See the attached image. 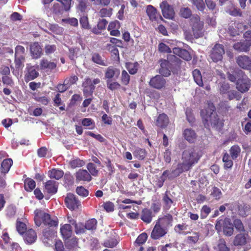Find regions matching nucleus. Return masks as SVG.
<instances>
[{
  "label": "nucleus",
  "mask_w": 251,
  "mask_h": 251,
  "mask_svg": "<svg viewBox=\"0 0 251 251\" xmlns=\"http://www.w3.org/2000/svg\"><path fill=\"white\" fill-rule=\"evenodd\" d=\"M250 46L247 42H237L234 44L233 48L238 52H248Z\"/></svg>",
  "instance_id": "nucleus-30"
},
{
  "label": "nucleus",
  "mask_w": 251,
  "mask_h": 251,
  "mask_svg": "<svg viewBox=\"0 0 251 251\" xmlns=\"http://www.w3.org/2000/svg\"><path fill=\"white\" fill-rule=\"evenodd\" d=\"M184 139L190 143H194L197 139V135L195 130L191 128H186L183 132Z\"/></svg>",
  "instance_id": "nucleus-24"
},
{
  "label": "nucleus",
  "mask_w": 251,
  "mask_h": 251,
  "mask_svg": "<svg viewBox=\"0 0 251 251\" xmlns=\"http://www.w3.org/2000/svg\"><path fill=\"white\" fill-rule=\"evenodd\" d=\"M107 23L108 22L105 19L100 20L97 24V27H94L92 29V32L97 34L100 33L101 30L105 29Z\"/></svg>",
  "instance_id": "nucleus-36"
},
{
  "label": "nucleus",
  "mask_w": 251,
  "mask_h": 251,
  "mask_svg": "<svg viewBox=\"0 0 251 251\" xmlns=\"http://www.w3.org/2000/svg\"><path fill=\"white\" fill-rule=\"evenodd\" d=\"M39 75V73L34 66L27 64L25 71L24 79L26 82L35 79Z\"/></svg>",
  "instance_id": "nucleus-9"
},
{
  "label": "nucleus",
  "mask_w": 251,
  "mask_h": 251,
  "mask_svg": "<svg viewBox=\"0 0 251 251\" xmlns=\"http://www.w3.org/2000/svg\"><path fill=\"white\" fill-rule=\"evenodd\" d=\"M64 172L62 170L52 169L48 172V176L50 178L59 180L63 177Z\"/></svg>",
  "instance_id": "nucleus-31"
},
{
  "label": "nucleus",
  "mask_w": 251,
  "mask_h": 251,
  "mask_svg": "<svg viewBox=\"0 0 251 251\" xmlns=\"http://www.w3.org/2000/svg\"><path fill=\"white\" fill-rule=\"evenodd\" d=\"M158 50L160 52L171 53L172 50L168 46L164 43H160L158 45Z\"/></svg>",
  "instance_id": "nucleus-61"
},
{
  "label": "nucleus",
  "mask_w": 251,
  "mask_h": 251,
  "mask_svg": "<svg viewBox=\"0 0 251 251\" xmlns=\"http://www.w3.org/2000/svg\"><path fill=\"white\" fill-rule=\"evenodd\" d=\"M82 86L83 88V95L85 97H88L93 95L95 86L90 78H86L84 81L82 83Z\"/></svg>",
  "instance_id": "nucleus-14"
},
{
  "label": "nucleus",
  "mask_w": 251,
  "mask_h": 251,
  "mask_svg": "<svg viewBox=\"0 0 251 251\" xmlns=\"http://www.w3.org/2000/svg\"><path fill=\"white\" fill-rule=\"evenodd\" d=\"M169 123V119L168 116L164 113L159 114L155 121L156 126L161 128H166Z\"/></svg>",
  "instance_id": "nucleus-22"
},
{
  "label": "nucleus",
  "mask_w": 251,
  "mask_h": 251,
  "mask_svg": "<svg viewBox=\"0 0 251 251\" xmlns=\"http://www.w3.org/2000/svg\"><path fill=\"white\" fill-rule=\"evenodd\" d=\"M148 238V235L145 233H143L139 235L137 238L136 239L135 242H134V244L135 246H140L141 244L144 243Z\"/></svg>",
  "instance_id": "nucleus-52"
},
{
  "label": "nucleus",
  "mask_w": 251,
  "mask_h": 251,
  "mask_svg": "<svg viewBox=\"0 0 251 251\" xmlns=\"http://www.w3.org/2000/svg\"><path fill=\"white\" fill-rule=\"evenodd\" d=\"M117 73V76L120 74V71L116 69L113 66L108 67L105 73V77L107 78V80H111V79L114 77L115 74Z\"/></svg>",
  "instance_id": "nucleus-38"
},
{
  "label": "nucleus",
  "mask_w": 251,
  "mask_h": 251,
  "mask_svg": "<svg viewBox=\"0 0 251 251\" xmlns=\"http://www.w3.org/2000/svg\"><path fill=\"white\" fill-rule=\"evenodd\" d=\"M237 26V24L235 22L232 21L229 24L227 32L231 36L235 37L239 35L240 31Z\"/></svg>",
  "instance_id": "nucleus-32"
},
{
  "label": "nucleus",
  "mask_w": 251,
  "mask_h": 251,
  "mask_svg": "<svg viewBox=\"0 0 251 251\" xmlns=\"http://www.w3.org/2000/svg\"><path fill=\"white\" fill-rule=\"evenodd\" d=\"M76 193L82 197H86L89 195V191L82 186H78L76 189Z\"/></svg>",
  "instance_id": "nucleus-58"
},
{
  "label": "nucleus",
  "mask_w": 251,
  "mask_h": 251,
  "mask_svg": "<svg viewBox=\"0 0 251 251\" xmlns=\"http://www.w3.org/2000/svg\"><path fill=\"white\" fill-rule=\"evenodd\" d=\"M35 181L31 178H27L24 181L25 189L27 192H31L35 187Z\"/></svg>",
  "instance_id": "nucleus-40"
},
{
  "label": "nucleus",
  "mask_w": 251,
  "mask_h": 251,
  "mask_svg": "<svg viewBox=\"0 0 251 251\" xmlns=\"http://www.w3.org/2000/svg\"><path fill=\"white\" fill-rule=\"evenodd\" d=\"M58 182L53 180H49L44 183V192L50 195H54L58 190Z\"/></svg>",
  "instance_id": "nucleus-15"
},
{
  "label": "nucleus",
  "mask_w": 251,
  "mask_h": 251,
  "mask_svg": "<svg viewBox=\"0 0 251 251\" xmlns=\"http://www.w3.org/2000/svg\"><path fill=\"white\" fill-rule=\"evenodd\" d=\"M134 155L139 160H143L147 155V151L144 149L138 148L134 152Z\"/></svg>",
  "instance_id": "nucleus-44"
},
{
  "label": "nucleus",
  "mask_w": 251,
  "mask_h": 251,
  "mask_svg": "<svg viewBox=\"0 0 251 251\" xmlns=\"http://www.w3.org/2000/svg\"><path fill=\"white\" fill-rule=\"evenodd\" d=\"M37 226H41L43 230H48L51 227H54L58 225L57 221H34Z\"/></svg>",
  "instance_id": "nucleus-19"
},
{
  "label": "nucleus",
  "mask_w": 251,
  "mask_h": 251,
  "mask_svg": "<svg viewBox=\"0 0 251 251\" xmlns=\"http://www.w3.org/2000/svg\"><path fill=\"white\" fill-rule=\"evenodd\" d=\"M227 94L228 99L230 100L234 99L237 100H239L241 98V96L240 93L235 90H230Z\"/></svg>",
  "instance_id": "nucleus-50"
},
{
  "label": "nucleus",
  "mask_w": 251,
  "mask_h": 251,
  "mask_svg": "<svg viewBox=\"0 0 251 251\" xmlns=\"http://www.w3.org/2000/svg\"><path fill=\"white\" fill-rule=\"evenodd\" d=\"M190 24L195 38H199L203 35V23L201 22L199 15H193L190 19Z\"/></svg>",
  "instance_id": "nucleus-3"
},
{
  "label": "nucleus",
  "mask_w": 251,
  "mask_h": 251,
  "mask_svg": "<svg viewBox=\"0 0 251 251\" xmlns=\"http://www.w3.org/2000/svg\"><path fill=\"white\" fill-rule=\"evenodd\" d=\"M166 80L161 75L153 76L149 81L150 86L154 89L161 90L165 87Z\"/></svg>",
  "instance_id": "nucleus-11"
},
{
  "label": "nucleus",
  "mask_w": 251,
  "mask_h": 251,
  "mask_svg": "<svg viewBox=\"0 0 251 251\" xmlns=\"http://www.w3.org/2000/svg\"><path fill=\"white\" fill-rule=\"evenodd\" d=\"M60 232L64 239L71 237L72 234L71 226L70 224H65L61 227Z\"/></svg>",
  "instance_id": "nucleus-35"
},
{
  "label": "nucleus",
  "mask_w": 251,
  "mask_h": 251,
  "mask_svg": "<svg viewBox=\"0 0 251 251\" xmlns=\"http://www.w3.org/2000/svg\"><path fill=\"white\" fill-rule=\"evenodd\" d=\"M193 76L195 82L200 87L203 86V83L202 78V75L200 70L195 69L193 72Z\"/></svg>",
  "instance_id": "nucleus-39"
},
{
  "label": "nucleus",
  "mask_w": 251,
  "mask_h": 251,
  "mask_svg": "<svg viewBox=\"0 0 251 251\" xmlns=\"http://www.w3.org/2000/svg\"><path fill=\"white\" fill-rule=\"evenodd\" d=\"M34 220H50V215L47 209H36L34 210Z\"/></svg>",
  "instance_id": "nucleus-25"
},
{
  "label": "nucleus",
  "mask_w": 251,
  "mask_h": 251,
  "mask_svg": "<svg viewBox=\"0 0 251 251\" xmlns=\"http://www.w3.org/2000/svg\"><path fill=\"white\" fill-rule=\"evenodd\" d=\"M111 8H103L100 10V15L101 17H110L112 15Z\"/></svg>",
  "instance_id": "nucleus-62"
},
{
  "label": "nucleus",
  "mask_w": 251,
  "mask_h": 251,
  "mask_svg": "<svg viewBox=\"0 0 251 251\" xmlns=\"http://www.w3.org/2000/svg\"><path fill=\"white\" fill-rule=\"evenodd\" d=\"M237 74L241 76L237 80L236 88L241 93L247 92L251 86L250 79L242 70L238 71Z\"/></svg>",
  "instance_id": "nucleus-4"
},
{
  "label": "nucleus",
  "mask_w": 251,
  "mask_h": 251,
  "mask_svg": "<svg viewBox=\"0 0 251 251\" xmlns=\"http://www.w3.org/2000/svg\"><path fill=\"white\" fill-rule=\"evenodd\" d=\"M106 83L107 88L113 91L118 89L121 87V85L116 81H112V80H107Z\"/></svg>",
  "instance_id": "nucleus-54"
},
{
  "label": "nucleus",
  "mask_w": 251,
  "mask_h": 251,
  "mask_svg": "<svg viewBox=\"0 0 251 251\" xmlns=\"http://www.w3.org/2000/svg\"><path fill=\"white\" fill-rule=\"evenodd\" d=\"M36 239L37 235L34 230L30 228L26 231L24 236V239L25 242L29 244H32L35 241Z\"/></svg>",
  "instance_id": "nucleus-29"
},
{
  "label": "nucleus",
  "mask_w": 251,
  "mask_h": 251,
  "mask_svg": "<svg viewBox=\"0 0 251 251\" xmlns=\"http://www.w3.org/2000/svg\"><path fill=\"white\" fill-rule=\"evenodd\" d=\"M189 226L184 223L179 224L174 227L175 231L179 234H186L189 232Z\"/></svg>",
  "instance_id": "nucleus-34"
},
{
  "label": "nucleus",
  "mask_w": 251,
  "mask_h": 251,
  "mask_svg": "<svg viewBox=\"0 0 251 251\" xmlns=\"http://www.w3.org/2000/svg\"><path fill=\"white\" fill-rule=\"evenodd\" d=\"M190 1L194 4L198 10L203 11L205 8V4L203 0H190Z\"/></svg>",
  "instance_id": "nucleus-53"
},
{
  "label": "nucleus",
  "mask_w": 251,
  "mask_h": 251,
  "mask_svg": "<svg viewBox=\"0 0 251 251\" xmlns=\"http://www.w3.org/2000/svg\"><path fill=\"white\" fill-rule=\"evenodd\" d=\"M218 251H229V248L227 247L225 241L223 239H220L218 244Z\"/></svg>",
  "instance_id": "nucleus-60"
},
{
  "label": "nucleus",
  "mask_w": 251,
  "mask_h": 251,
  "mask_svg": "<svg viewBox=\"0 0 251 251\" xmlns=\"http://www.w3.org/2000/svg\"><path fill=\"white\" fill-rule=\"evenodd\" d=\"M56 50V46L55 45H46L45 47V51L47 55L51 54Z\"/></svg>",
  "instance_id": "nucleus-63"
},
{
  "label": "nucleus",
  "mask_w": 251,
  "mask_h": 251,
  "mask_svg": "<svg viewBox=\"0 0 251 251\" xmlns=\"http://www.w3.org/2000/svg\"><path fill=\"white\" fill-rule=\"evenodd\" d=\"M81 124L84 126H89L88 128L92 129L95 127L94 121L91 118H84L81 121Z\"/></svg>",
  "instance_id": "nucleus-47"
},
{
  "label": "nucleus",
  "mask_w": 251,
  "mask_h": 251,
  "mask_svg": "<svg viewBox=\"0 0 251 251\" xmlns=\"http://www.w3.org/2000/svg\"><path fill=\"white\" fill-rule=\"evenodd\" d=\"M222 195V192L219 188L215 186L213 188L211 195L215 198L216 200H219L221 198Z\"/></svg>",
  "instance_id": "nucleus-64"
},
{
  "label": "nucleus",
  "mask_w": 251,
  "mask_h": 251,
  "mask_svg": "<svg viewBox=\"0 0 251 251\" xmlns=\"http://www.w3.org/2000/svg\"><path fill=\"white\" fill-rule=\"evenodd\" d=\"M231 221H218L215 228L217 230H220L222 227L223 232L226 236H231L233 232V225Z\"/></svg>",
  "instance_id": "nucleus-5"
},
{
  "label": "nucleus",
  "mask_w": 251,
  "mask_h": 251,
  "mask_svg": "<svg viewBox=\"0 0 251 251\" xmlns=\"http://www.w3.org/2000/svg\"><path fill=\"white\" fill-rule=\"evenodd\" d=\"M52 10L53 13L56 14H62L65 11L63 7L59 3H54Z\"/></svg>",
  "instance_id": "nucleus-57"
},
{
  "label": "nucleus",
  "mask_w": 251,
  "mask_h": 251,
  "mask_svg": "<svg viewBox=\"0 0 251 251\" xmlns=\"http://www.w3.org/2000/svg\"><path fill=\"white\" fill-rule=\"evenodd\" d=\"M201 154L199 151L193 148L184 150L182 153V163L177 165V168L173 170L172 173L176 176H179L185 171L189 170L192 167L197 163Z\"/></svg>",
  "instance_id": "nucleus-1"
},
{
  "label": "nucleus",
  "mask_w": 251,
  "mask_h": 251,
  "mask_svg": "<svg viewBox=\"0 0 251 251\" xmlns=\"http://www.w3.org/2000/svg\"><path fill=\"white\" fill-rule=\"evenodd\" d=\"M64 201L66 206L70 210L77 209L81 205L77 197L72 193H68Z\"/></svg>",
  "instance_id": "nucleus-8"
},
{
  "label": "nucleus",
  "mask_w": 251,
  "mask_h": 251,
  "mask_svg": "<svg viewBox=\"0 0 251 251\" xmlns=\"http://www.w3.org/2000/svg\"><path fill=\"white\" fill-rule=\"evenodd\" d=\"M146 12L149 19L151 21L158 22L159 20L163 21V19L157 9L151 5H149L146 8Z\"/></svg>",
  "instance_id": "nucleus-17"
},
{
  "label": "nucleus",
  "mask_w": 251,
  "mask_h": 251,
  "mask_svg": "<svg viewBox=\"0 0 251 251\" xmlns=\"http://www.w3.org/2000/svg\"><path fill=\"white\" fill-rule=\"evenodd\" d=\"M78 79V77L75 75L67 77L64 79V84L70 87L71 85L75 84Z\"/></svg>",
  "instance_id": "nucleus-49"
},
{
  "label": "nucleus",
  "mask_w": 251,
  "mask_h": 251,
  "mask_svg": "<svg viewBox=\"0 0 251 251\" xmlns=\"http://www.w3.org/2000/svg\"><path fill=\"white\" fill-rule=\"evenodd\" d=\"M80 24L82 28L86 29H90L91 26L89 25L88 22V18L87 16H83L80 18L79 20Z\"/></svg>",
  "instance_id": "nucleus-56"
},
{
  "label": "nucleus",
  "mask_w": 251,
  "mask_h": 251,
  "mask_svg": "<svg viewBox=\"0 0 251 251\" xmlns=\"http://www.w3.org/2000/svg\"><path fill=\"white\" fill-rule=\"evenodd\" d=\"M30 52L33 59H37L43 54V50L40 44L37 42H33L30 44Z\"/></svg>",
  "instance_id": "nucleus-13"
},
{
  "label": "nucleus",
  "mask_w": 251,
  "mask_h": 251,
  "mask_svg": "<svg viewBox=\"0 0 251 251\" xmlns=\"http://www.w3.org/2000/svg\"><path fill=\"white\" fill-rule=\"evenodd\" d=\"M97 221H87L85 224L84 227H80L78 228L77 226L75 225V232L77 234L84 232L85 229L88 230L93 229L96 228Z\"/></svg>",
  "instance_id": "nucleus-26"
},
{
  "label": "nucleus",
  "mask_w": 251,
  "mask_h": 251,
  "mask_svg": "<svg viewBox=\"0 0 251 251\" xmlns=\"http://www.w3.org/2000/svg\"><path fill=\"white\" fill-rule=\"evenodd\" d=\"M201 116L205 128L215 127L219 123L220 119L216 112L215 106L210 101H208L204 109L201 110Z\"/></svg>",
  "instance_id": "nucleus-2"
},
{
  "label": "nucleus",
  "mask_w": 251,
  "mask_h": 251,
  "mask_svg": "<svg viewBox=\"0 0 251 251\" xmlns=\"http://www.w3.org/2000/svg\"><path fill=\"white\" fill-rule=\"evenodd\" d=\"M130 76L126 71L123 70L122 72L121 82L125 85H127L129 82Z\"/></svg>",
  "instance_id": "nucleus-59"
},
{
  "label": "nucleus",
  "mask_w": 251,
  "mask_h": 251,
  "mask_svg": "<svg viewBox=\"0 0 251 251\" xmlns=\"http://www.w3.org/2000/svg\"><path fill=\"white\" fill-rule=\"evenodd\" d=\"M223 162H224V168L225 170L230 169L233 165V161L230 159L229 154L226 152L223 157Z\"/></svg>",
  "instance_id": "nucleus-41"
},
{
  "label": "nucleus",
  "mask_w": 251,
  "mask_h": 251,
  "mask_svg": "<svg viewBox=\"0 0 251 251\" xmlns=\"http://www.w3.org/2000/svg\"><path fill=\"white\" fill-rule=\"evenodd\" d=\"M236 62L241 69L251 71V58L246 55H240L236 58Z\"/></svg>",
  "instance_id": "nucleus-10"
},
{
  "label": "nucleus",
  "mask_w": 251,
  "mask_h": 251,
  "mask_svg": "<svg viewBox=\"0 0 251 251\" xmlns=\"http://www.w3.org/2000/svg\"><path fill=\"white\" fill-rule=\"evenodd\" d=\"M160 68L159 70V74L164 76L167 77L171 75V63L167 60L161 59Z\"/></svg>",
  "instance_id": "nucleus-18"
},
{
  "label": "nucleus",
  "mask_w": 251,
  "mask_h": 251,
  "mask_svg": "<svg viewBox=\"0 0 251 251\" xmlns=\"http://www.w3.org/2000/svg\"><path fill=\"white\" fill-rule=\"evenodd\" d=\"M241 151L240 147L237 145H233L230 148L229 153L233 160H235L237 158L241 152Z\"/></svg>",
  "instance_id": "nucleus-42"
},
{
  "label": "nucleus",
  "mask_w": 251,
  "mask_h": 251,
  "mask_svg": "<svg viewBox=\"0 0 251 251\" xmlns=\"http://www.w3.org/2000/svg\"><path fill=\"white\" fill-rule=\"evenodd\" d=\"M248 234L246 233H241L237 235L233 241L235 246H243L247 241Z\"/></svg>",
  "instance_id": "nucleus-28"
},
{
  "label": "nucleus",
  "mask_w": 251,
  "mask_h": 251,
  "mask_svg": "<svg viewBox=\"0 0 251 251\" xmlns=\"http://www.w3.org/2000/svg\"><path fill=\"white\" fill-rule=\"evenodd\" d=\"M92 60L97 64L104 66H106V63L102 59L101 56L98 53H94L92 54Z\"/></svg>",
  "instance_id": "nucleus-43"
},
{
  "label": "nucleus",
  "mask_w": 251,
  "mask_h": 251,
  "mask_svg": "<svg viewBox=\"0 0 251 251\" xmlns=\"http://www.w3.org/2000/svg\"><path fill=\"white\" fill-rule=\"evenodd\" d=\"M16 229L20 234H23L27 230L26 224L20 221H18L16 224Z\"/></svg>",
  "instance_id": "nucleus-46"
},
{
  "label": "nucleus",
  "mask_w": 251,
  "mask_h": 251,
  "mask_svg": "<svg viewBox=\"0 0 251 251\" xmlns=\"http://www.w3.org/2000/svg\"><path fill=\"white\" fill-rule=\"evenodd\" d=\"M65 245L66 249L73 250L77 246V242L75 237L65 239Z\"/></svg>",
  "instance_id": "nucleus-33"
},
{
  "label": "nucleus",
  "mask_w": 251,
  "mask_h": 251,
  "mask_svg": "<svg viewBox=\"0 0 251 251\" xmlns=\"http://www.w3.org/2000/svg\"><path fill=\"white\" fill-rule=\"evenodd\" d=\"M125 66L130 74L134 75L137 73L138 70L139 64L137 62L134 63L127 62L126 63Z\"/></svg>",
  "instance_id": "nucleus-37"
},
{
  "label": "nucleus",
  "mask_w": 251,
  "mask_h": 251,
  "mask_svg": "<svg viewBox=\"0 0 251 251\" xmlns=\"http://www.w3.org/2000/svg\"><path fill=\"white\" fill-rule=\"evenodd\" d=\"M224 53L225 49L224 46L222 44H216L212 49L210 56L213 62H217L222 60Z\"/></svg>",
  "instance_id": "nucleus-6"
},
{
  "label": "nucleus",
  "mask_w": 251,
  "mask_h": 251,
  "mask_svg": "<svg viewBox=\"0 0 251 251\" xmlns=\"http://www.w3.org/2000/svg\"><path fill=\"white\" fill-rule=\"evenodd\" d=\"M180 15L181 17L185 19L189 18L192 15L191 10L188 7L181 8L180 10Z\"/></svg>",
  "instance_id": "nucleus-55"
},
{
  "label": "nucleus",
  "mask_w": 251,
  "mask_h": 251,
  "mask_svg": "<svg viewBox=\"0 0 251 251\" xmlns=\"http://www.w3.org/2000/svg\"><path fill=\"white\" fill-rule=\"evenodd\" d=\"M75 180L77 182H90L92 177L90 173L86 170L79 169L75 173Z\"/></svg>",
  "instance_id": "nucleus-16"
},
{
  "label": "nucleus",
  "mask_w": 251,
  "mask_h": 251,
  "mask_svg": "<svg viewBox=\"0 0 251 251\" xmlns=\"http://www.w3.org/2000/svg\"><path fill=\"white\" fill-rule=\"evenodd\" d=\"M57 65L55 63L50 61L47 59L43 58L40 60V67L41 70L51 71L55 69Z\"/></svg>",
  "instance_id": "nucleus-23"
},
{
  "label": "nucleus",
  "mask_w": 251,
  "mask_h": 251,
  "mask_svg": "<svg viewBox=\"0 0 251 251\" xmlns=\"http://www.w3.org/2000/svg\"><path fill=\"white\" fill-rule=\"evenodd\" d=\"M25 53V48L20 45L17 46L15 50V62L17 65H19L22 61L25 60L24 54Z\"/></svg>",
  "instance_id": "nucleus-20"
},
{
  "label": "nucleus",
  "mask_w": 251,
  "mask_h": 251,
  "mask_svg": "<svg viewBox=\"0 0 251 251\" xmlns=\"http://www.w3.org/2000/svg\"><path fill=\"white\" fill-rule=\"evenodd\" d=\"M160 7L163 16L164 18L169 19H172L175 16V11L173 7L168 4L166 0H163L160 4Z\"/></svg>",
  "instance_id": "nucleus-12"
},
{
  "label": "nucleus",
  "mask_w": 251,
  "mask_h": 251,
  "mask_svg": "<svg viewBox=\"0 0 251 251\" xmlns=\"http://www.w3.org/2000/svg\"><path fill=\"white\" fill-rule=\"evenodd\" d=\"M153 216L151 210L144 208L142 211L141 220H151Z\"/></svg>",
  "instance_id": "nucleus-51"
},
{
  "label": "nucleus",
  "mask_w": 251,
  "mask_h": 251,
  "mask_svg": "<svg viewBox=\"0 0 251 251\" xmlns=\"http://www.w3.org/2000/svg\"><path fill=\"white\" fill-rule=\"evenodd\" d=\"M13 164V160L11 158L4 159L1 163L0 171L2 174H7Z\"/></svg>",
  "instance_id": "nucleus-27"
},
{
  "label": "nucleus",
  "mask_w": 251,
  "mask_h": 251,
  "mask_svg": "<svg viewBox=\"0 0 251 251\" xmlns=\"http://www.w3.org/2000/svg\"><path fill=\"white\" fill-rule=\"evenodd\" d=\"M87 169L91 176H94L98 175L99 171L97 169L96 165L93 163H89L87 165Z\"/></svg>",
  "instance_id": "nucleus-48"
},
{
  "label": "nucleus",
  "mask_w": 251,
  "mask_h": 251,
  "mask_svg": "<svg viewBox=\"0 0 251 251\" xmlns=\"http://www.w3.org/2000/svg\"><path fill=\"white\" fill-rule=\"evenodd\" d=\"M168 232L167 225L157 222L151 233V237L153 239H158L164 236Z\"/></svg>",
  "instance_id": "nucleus-7"
},
{
  "label": "nucleus",
  "mask_w": 251,
  "mask_h": 251,
  "mask_svg": "<svg viewBox=\"0 0 251 251\" xmlns=\"http://www.w3.org/2000/svg\"><path fill=\"white\" fill-rule=\"evenodd\" d=\"M85 164L84 161L79 158H76L71 160L69 162V165L72 168L75 169L77 167H81Z\"/></svg>",
  "instance_id": "nucleus-45"
},
{
  "label": "nucleus",
  "mask_w": 251,
  "mask_h": 251,
  "mask_svg": "<svg viewBox=\"0 0 251 251\" xmlns=\"http://www.w3.org/2000/svg\"><path fill=\"white\" fill-rule=\"evenodd\" d=\"M173 51L175 54L178 56L179 57L186 61H189L192 59L190 53L185 49L178 47H176L173 49Z\"/></svg>",
  "instance_id": "nucleus-21"
}]
</instances>
